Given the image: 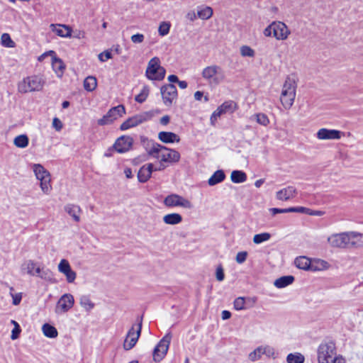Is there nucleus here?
<instances>
[{"instance_id": "nucleus-35", "label": "nucleus", "mask_w": 363, "mask_h": 363, "mask_svg": "<svg viewBox=\"0 0 363 363\" xmlns=\"http://www.w3.org/2000/svg\"><path fill=\"white\" fill-rule=\"evenodd\" d=\"M254 118L257 123L267 126L269 123V120L267 116L262 113H259L252 116L251 119Z\"/></svg>"}, {"instance_id": "nucleus-62", "label": "nucleus", "mask_w": 363, "mask_h": 363, "mask_svg": "<svg viewBox=\"0 0 363 363\" xmlns=\"http://www.w3.org/2000/svg\"><path fill=\"white\" fill-rule=\"evenodd\" d=\"M330 363H345V359L340 355L336 356Z\"/></svg>"}, {"instance_id": "nucleus-57", "label": "nucleus", "mask_w": 363, "mask_h": 363, "mask_svg": "<svg viewBox=\"0 0 363 363\" xmlns=\"http://www.w3.org/2000/svg\"><path fill=\"white\" fill-rule=\"evenodd\" d=\"M216 279L218 281H221L225 278L223 269L221 265H219L216 269Z\"/></svg>"}, {"instance_id": "nucleus-7", "label": "nucleus", "mask_w": 363, "mask_h": 363, "mask_svg": "<svg viewBox=\"0 0 363 363\" xmlns=\"http://www.w3.org/2000/svg\"><path fill=\"white\" fill-rule=\"evenodd\" d=\"M33 169L37 179L40 182L41 190L44 194H49L52 189L50 172L40 164H33Z\"/></svg>"}, {"instance_id": "nucleus-43", "label": "nucleus", "mask_w": 363, "mask_h": 363, "mask_svg": "<svg viewBox=\"0 0 363 363\" xmlns=\"http://www.w3.org/2000/svg\"><path fill=\"white\" fill-rule=\"evenodd\" d=\"M235 104L233 101H225L222 105L218 106V108H220L225 113L228 111L233 112L235 110Z\"/></svg>"}, {"instance_id": "nucleus-14", "label": "nucleus", "mask_w": 363, "mask_h": 363, "mask_svg": "<svg viewBox=\"0 0 363 363\" xmlns=\"http://www.w3.org/2000/svg\"><path fill=\"white\" fill-rule=\"evenodd\" d=\"M164 104L169 106L177 96V90L174 84H168L162 86L160 89Z\"/></svg>"}, {"instance_id": "nucleus-19", "label": "nucleus", "mask_w": 363, "mask_h": 363, "mask_svg": "<svg viewBox=\"0 0 363 363\" xmlns=\"http://www.w3.org/2000/svg\"><path fill=\"white\" fill-rule=\"evenodd\" d=\"M297 194L296 189L293 186H288L278 191L276 194V198L280 201H288L296 196Z\"/></svg>"}, {"instance_id": "nucleus-49", "label": "nucleus", "mask_w": 363, "mask_h": 363, "mask_svg": "<svg viewBox=\"0 0 363 363\" xmlns=\"http://www.w3.org/2000/svg\"><path fill=\"white\" fill-rule=\"evenodd\" d=\"M223 113H224L223 111L218 107L217 109L215 111H213V113H212V115L211 116V118H210L211 124L212 125H215L218 118H219Z\"/></svg>"}, {"instance_id": "nucleus-8", "label": "nucleus", "mask_w": 363, "mask_h": 363, "mask_svg": "<svg viewBox=\"0 0 363 363\" xmlns=\"http://www.w3.org/2000/svg\"><path fill=\"white\" fill-rule=\"evenodd\" d=\"M154 116L153 111H144L134 115L125 120L120 126L121 130L136 127L142 123L150 121Z\"/></svg>"}, {"instance_id": "nucleus-46", "label": "nucleus", "mask_w": 363, "mask_h": 363, "mask_svg": "<svg viewBox=\"0 0 363 363\" xmlns=\"http://www.w3.org/2000/svg\"><path fill=\"white\" fill-rule=\"evenodd\" d=\"M262 355L261 347H257L254 351L249 354V359L252 362H255L261 358Z\"/></svg>"}, {"instance_id": "nucleus-26", "label": "nucleus", "mask_w": 363, "mask_h": 363, "mask_svg": "<svg viewBox=\"0 0 363 363\" xmlns=\"http://www.w3.org/2000/svg\"><path fill=\"white\" fill-rule=\"evenodd\" d=\"M57 35L62 38H69L72 36V28L69 26L58 25V28L52 30Z\"/></svg>"}, {"instance_id": "nucleus-41", "label": "nucleus", "mask_w": 363, "mask_h": 363, "mask_svg": "<svg viewBox=\"0 0 363 363\" xmlns=\"http://www.w3.org/2000/svg\"><path fill=\"white\" fill-rule=\"evenodd\" d=\"M40 278L48 281L53 282L54 277L52 272L48 269H42V272L39 276Z\"/></svg>"}, {"instance_id": "nucleus-55", "label": "nucleus", "mask_w": 363, "mask_h": 363, "mask_svg": "<svg viewBox=\"0 0 363 363\" xmlns=\"http://www.w3.org/2000/svg\"><path fill=\"white\" fill-rule=\"evenodd\" d=\"M269 211L272 213L273 216L277 213H291V207L287 208H269Z\"/></svg>"}, {"instance_id": "nucleus-60", "label": "nucleus", "mask_w": 363, "mask_h": 363, "mask_svg": "<svg viewBox=\"0 0 363 363\" xmlns=\"http://www.w3.org/2000/svg\"><path fill=\"white\" fill-rule=\"evenodd\" d=\"M263 33L266 37H270L272 33L274 34L273 22L264 30Z\"/></svg>"}, {"instance_id": "nucleus-6", "label": "nucleus", "mask_w": 363, "mask_h": 363, "mask_svg": "<svg viewBox=\"0 0 363 363\" xmlns=\"http://www.w3.org/2000/svg\"><path fill=\"white\" fill-rule=\"evenodd\" d=\"M318 363H330L336 357V347L333 342H322L317 350Z\"/></svg>"}, {"instance_id": "nucleus-17", "label": "nucleus", "mask_w": 363, "mask_h": 363, "mask_svg": "<svg viewBox=\"0 0 363 363\" xmlns=\"http://www.w3.org/2000/svg\"><path fill=\"white\" fill-rule=\"evenodd\" d=\"M316 135L320 140H339L345 133L337 130L320 128Z\"/></svg>"}, {"instance_id": "nucleus-23", "label": "nucleus", "mask_w": 363, "mask_h": 363, "mask_svg": "<svg viewBox=\"0 0 363 363\" xmlns=\"http://www.w3.org/2000/svg\"><path fill=\"white\" fill-rule=\"evenodd\" d=\"M294 281V277L292 275L283 276L277 279L274 285L279 289L284 288L291 284Z\"/></svg>"}, {"instance_id": "nucleus-58", "label": "nucleus", "mask_w": 363, "mask_h": 363, "mask_svg": "<svg viewBox=\"0 0 363 363\" xmlns=\"http://www.w3.org/2000/svg\"><path fill=\"white\" fill-rule=\"evenodd\" d=\"M12 296V303L14 306H18L22 299V294L18 293V294H11Z\"/></svg>"}, {"instance_id": "nucleus-29", "label": "nucleus", "mask_w": 363, "mask_h": 363, "mask_svg": "<svg viewBox=\"0 0 363 363\" xmlns=\"http://www.w3.org/2000/svg\"><path fill=\"white\" fill-rule=\"evenodd\" d=\"M142 321H143V318L141 317V318H140L139 322H138V325H136V327H137L136 330H135V325H133L129 330V331L127 334L128 338H135L136 342L138 341V340L140 335V333H141Z\"/></svg>"}, {"instance_id": "nucleus-5", "label": "nucleus", "mask_w": 363, "mask_h": 363, "mask_svg": "<svg viewBox=\"0 0 363 363\" xmlns=\"http://www.w3.org/2000/svg\"><path fill=\"white\" fill-rule=\"evenodd\" d=\"M45 84L44 79L37 75L26 77L18 85V90L21 93L40 91Z\"/></svg>"}, {"instance_id": "nucleus-50", "label": "nucleus", "mask_w": 363, "mask_h": 363, "mask_svg": "<svg viewBox=\"0 0 363 363\" xmlns=\"http://www.w3.org/2000/svg\"><path fill=\"white\" fill-rule=\"evenodd\" d=\"M62 274H65L66 277L67 281L68 283H72L74 281L77 274L75 272H74L72 269L65 271L62 272Z\"/></svg>"}, {"instance_id": "nucleus-21", "label": "nucleus", "mask_w": 363, "mask_h": 363, "mask_svg": "<svg viewBox=\"0 0 363 363\" xmlns=\"http://www.w3.org/2000/svg\"><path fill=\"white\" fill-rule=\"evenodd\" d=\"M158 138L164 143H173L179 142L180 138L172 132L162 131L158 134Z\"/></svg>"}, {"instance_id": "nucleus-30", "label": "nucleus", "mask_w": 363, "mask_h": 363, "mask_svg": "<svg viewBox=\"0 0 363 363\" xmlns=\"http://www.w3.org/2000/svg\"><path fill=\"white\" fill-rule=\"evenodd\" d=\"M29 139L26 135H20L13 140V144L19 148H25L28 145Z\"/></svg>"}, {"instance_id": "nucleus-1", "label": "nucleus", "mask_w": 363, "mask_h": 363, "mask_svg": "<svg viewBox=\"0 0 363 363\" xmlns=\"http://www.w3.org/2000/svg\"><path fill=\"white\" fill-rule=\"evenodd\" d=\"M332 247L351 248L363 246V235L355 232H345L333 234L328 238Z\"/></svg>"}, {"instance_id": "nucleus-36", "label": "nucleus", "mask_w": 363, "mask_h": 363, "mask_svg": "<svg viewBox=\"0 0 363 363\" xmlns=\"http://www.w3.org/2000/svg\"><path fill=\"white\" fill-rule=\"evenodd\" d=\"M213 15V9L209 6H206L197 12L199 18L203 20L209 19Z\"/></svg>"}, {"instance_id": "nucleus-13", "label": "nucleus", "mask_w": 363, "mask_h": 363, "mask_svg": "<svg viewBox=\"0 0 363 363\" xmlns=\"http://www.w3.org/2000/svg\"><path fill=\"white\" fill-rule=\"evenodd\" d=\"M317 263L319 264V266L314 267L313 265L311 264V260L305 256H301L299 257H297L294 261V264L298 268L304 270H319L321 269H326L328 267L329 265L327 262L321 259L318 260Z\"/></svg>"}, {"instance_id": "nucleus-54", "label": "nucleus", "mask_w": 363, "mask_h": 363, "mask_svg": "<svg viewBox=\"0 0 363 363\" xmlns=\"http://www.w3.org/2000/svg\"><path fill=\"white\" fill-rule=\"evenodd\" d=\"M98 57L101 62H106V60L112 58V54L111 51L105 50L103 52H101Z\"/></svg>"}, {"instance_id": "nucleus-42", "label": "nucleus", "mask_w": 363, "mask_h": 363, "mask_svg": "<svg viewBox=\"0 0 363 363\" xmlns=\"http://www.w3.org/2000/svg\"><path fill=\"white\" fill-rule=\"evenodd\" d=\"M240 55L242 57H253L255 55V50L252 49L250 46L242 45L240 48Z\"/></svg>"}, {"instance_id": "nucleus-38", "label": "nucleus", "mask_w": 363, "mask_h": 363, "mask_svg": "<svg viewBox=\"0 0 363 363\" xmlns=\"http://www.w3.org/2000/svg\"><path fill=\"white\" fill-rule=\"evenodd\" d=\"M271 235L269 233H262L259 234H256L253 237V242L255 244H260L263 242L267 241L270 239Z\"/></svg>"}, {"instance_id": "nucleus-22", "label": "nucleus", "mask_w": 363, "mask_h": 363, "mask_svg": "<svg viewBox=\"0 0 363 363\" xmlns=\"http://www.w3.org/2000/svg\"><path fill=\"white\" fill-rule=\"evenodd\" d=\"M65 211L73 218L74 221L79 222L80 213L82 210L79 206L74 204H67L65 206Z\"/></svg>"}, {"instance_id": "nucleus-32", "label": "nucleus", "mask_w": 363, "mask_h": 363, "mask_svg": "<svg viewBox=\"0 0 363 363\" xmlns=\"http://www.w3.org/2000/svg\"><path fill=\"white\" fill-rule=\"evenodd\" d=\"M304 360V356L298 352L290 353L286 357L287 363H303Z\"/></svg>"}, {"instance_id": "nucleus-37", "label": "nucleus", "mask_w": 363, "mask_h": 363, "mask_svg": "<svg viewBox=\"0 0 363 363\" xmlns=\"http://www.w3.org/2000/svg\"><path fill=\"white\" fill-rule=\"evenodd\" d=\"M149 92H150L149 87L147 86H144L143 87L140 93L139 94H138L137 96H135V100L140 104L143 103L147 98V96L149 95Z\"/></svg>"}, {"instance_id": "nucleus-24", "label": "nucleus", "mask_w": 363, "mask_h": 363, "mask_svg": "<svg viewBox=\"0 0 363 363\" xmlns=\"http://www.w3.org/2000/svg\"><path fill=\"white\" fill-rule=\"evenodd\" d=\"M163 221L168 225H177L182 221V216L177 213L167 214L163 217Z\"/></svg>"}, {"instance_id": "nucleus-15", "label": "nucleus", "mask_w": 363, "mask_h": 363, "mask_svg": "<svg viewBox=\"0 0 363 363\" xmlns=\"http://www.w3.org/2000/svg\"><path fill=\"white\" fill-rule=\"evenodd\" d=\"M74 303V296L70 294H65L57 301L55 312L64 313L70 310Z\"/></svg>"}, {"instance_id": "nucleus-28", "label": "nucleus", "mask_w": 363, "mask_h": 363, "mask_svg": "<svg viewBox=\"0 0 363 363\" xmlns=\"http://www.w3.org/2000/svg\"><path fill=\"white\" fill-rule=\"evenodd\" d=\"M230 178L233 183H242L247 180V174L242 171L234 170L231 172Z\"/></svg>"}, {"instance_id": "nucleus-34", "label": "nucleus", "mask_w": 363, "mask_h": 363, "mask_svg": "<svg viewBox=\"0 0 363 363\" xmlns=\"http://www.w3.org/2000/svg\"><path fill=\"white\" fill-rule=\"evenodd\" d=\"M52 68L55 72L57 74L58 76H61L63 73V71L65 68L64 63L62 60L55 57L52 60Z\"/></svg>"}, {"instance_id": "nucleus-39", "label": "nucleus", "mask_w": 363, "mask_h": 363, "mask_svg": "<svg viewBox=\"0 0 363 363\" xmlns=\"http://www.w3.org/2000/svg\"><path fill=\"white\" fill-rule=\"evenodd\" d=\"M80 304L86 311H91L94 306V304L86 296H83L81 297Z\"/></svg>"}, {"instance_id": "nucleus-56", "label": "nucleus", "mask_w": 363, "mask_h": 363, "mask_svg": "<svg viewBox=\"0 0 363 363\" xmlns=\"http://www.w3.org/2000/svg\"><path fill=\"white\" fill-rule=\"evenodd\" d=\"M144 35L140 33H137L131 36V41L133 43H141L144 40Z\"/></svg>"}, {"instance_id": "nucleus-31", "label": "nucleus", "mask_w": 363, "mask_h": 363, "mask_svg": "<svg viewBox=\"0 0 363 363\" xmlns=\"http://www.w3.org/2000/svg\"><path fill=\"white\" fill-rule=\"evenodd\" d=\"M97 86L96 77L92 76L87 77L84 81V88L87 91H94Z\"/></svg>"}, {"instance_id": "nucleus-10", "label": "nucleus", "mask_w": 363, "mask_h": 363, "mask_svg": "<svg viewBox=\"0 0 363 363\" xmlns=\"http://www.w3.org/2000/svg\"><path fill=\"white\" fill-rule=\"evenodd\" d=\"M172 340V335L170 333L166 334L157 343L153 350V360L156 362H160L166 356L170 342Z\"/></svg>"}, {"instance_id": "nucleus-51", "label": "nucleus", "mask_w": 363, "mask_h": 363, "mask_svg": "<svg viewBox=\"0 0 363 363\" xmlns=\"http://www.w3.org/2000/svg\"><path fill=\"white\" fill-rule=\"evenodd\" d=\"M262 354H265L269 357H274V349L270 346H260Z\"/></svg>"}, {"instance_id": "nucleus-45", "label": "nucleus", "mask_w": 363, "mask_h": 363, "mask_svg": "<svg viewBox=\"0 0 363 363\" xmlns=\"http://www.w3.org/2000/svg\"><path fill=\"white\" fill-rule=\"evenodd\" d=\"M170 23L167 22H162L159 26L158 32L161 36L167 35L169 32Z\"/></svg>"}, {"instance_id": "nucleus-27", "label": "nucleus", "mask_w": 363, "mask_h": 363, "mask_svg": "<svg viewBox=\"0 0 363 363\" xmlns=\"http://www.w3.org/2000/svg\"><path fill=\"white\" fill-rule=\"evenodd\" d=\"M42 330L44 335L49 338H55L58 335L57 329L49 323H45L42 327Z\"/></svg>"}, {"instance_id": "nucleus-16", "label": "nucleus", "mask_w": 363, "mask_h": 363, "mask_svg": "<svg viewBox=\"0 0 363 363\" xmlns=\"http://www.w3.org/2000/svg\"><path fill=\"white\" fill-rule=\"evenodd\" d=\"M133 143V139L130 136L123 135L116 140L111 148L118 153H124L131 148Z\"/></svg>"}, {"instance_id": "nucleus-44", "label": "nucleus", "mask_w": 363, "mask_h": 363, "mask_svg": "<svg viewBox=\"0 0 363 363\" xmlns=\"http://www.w3.org/2000/svg\"><path fill=\"white\" fill-rule=\"evenodd\" d=\"M233 305L234 308L237 311L245 309V298L244 297H238L235 298Z\"/></svg>"}, {"instance_id": "nucleus-40", "label": "nucleus", "mask_w": 363, "mask_h": 363, "mask_svg": "<svg viewBox=\"0 0 363 363\" xmlns=\"http://www.w3.org/2000/svg\"><path fill=\"white\" fill-rule=\"evenodd\" d=\"M1 44L6 48H13L14 42L11 40L9 34L4 33L1 38Z\"/></svg>"}, {"instance_id": "nucleus-53", "label": "nucleus", "mask_w": 363, "mask_h": 363, "mask_svg": "<svg viewBox=\"0 0 363 363\" xmlns=\"http://www.w3.org/2000/svg\"><path fill=\"white\" fill-rule=\"evenodd\" d=\"M247 257V252L246 251L239 252L235 257V260L238 264H242L245 262Z\"/></svg>"}, {"instance_id": "nucleus-18", "label": "nucleus", "mask_w": 363, "mask_h": 363, "mask_svg": "<svg viewBox=\"0 0 363 363\" xmlns=\"http://www.w3.org/2000/svg\"><path fill=\"white\" fill-rule=\"evenodd\" d=\"M274 37L277 40H286L290 34V30L286 25L281 21H274Z\"/></svg>"}, {"instance_id": "nucleus-61", "label": "nucleus", "mask_w": 363, "mask_h": 363, "mask_svg": "<svg viewBox=\"0 0 363 363\" xmlns=\"http://www.w3.org/2000/svg\"><path fill=\"white\" fill-rule=\"evenodd\" d=\"M52 125L57 130H60L62 128V123L61 121L57 118H55L53 119Z\"/></svg>"}, {"instance_id": "nucleus-20", "label": "nucleus", "mask_w": 363, "mask_h": 363, "mask_svg": "<svg viewBox=\"0 0 363 363\" xmlns=\"http://www.w3.org/2000/svg\"><path fill=\"white\" fill-rule=\"evenodd\" d=\"M153 172V164L148 163L142 166L138 172V179L140 183L147 182Z\"/></svg>"}, {"instance_id": "nucleus-63", "label": "nucleus", "mask_w": 363, "mask_h": 363, "mask_svg": "<svg viewBox=\"0 0 363 363\" xmlns=\"http://www.w3.org/2000/svg\"><path fill=\"white\" fill-rule=\"evenodd\" d=\"M186 17L190 21H194L196 18V14L194 11H190L187 13Z\"/></svg>"}, {"instance_id": "nucleus-11", "label": "nucleus", "mask_w": 363, "mask_h": 363, "mask_svg": "<svg viewBox=\"0 0 363 363\" xmlns=\"http://www.w3.org/2000/svg\"><path fill=\"white\" fill-rule=\"evenodd\" d=\"M163 203L168 208L182 207L186 209H191L194 207L189 200L177 194H172L166 196Z\"/></svg>"}, {"instance_id": "nucleus-9", "label": "nucleus", "mask_w": 363, "mask_h": 363, "mask_svg": "<svg viewBox=\"0 0 363 363\" xmlns=\"http://www.w3.org/2000/svg\"><path fill=\"white\" fill-rule=\"evenodd\" d=\"M160 60L158 57L152 58L147 65L145 72L146 77L150 80L160 81L164 78L165 69L160 66Z\"/></svg>"}, {"instance_id": "nucleus-47", "label": "nucleus", "mask_w": 363, "mask_h": 363, "mask_svg": "<svg viewBox=\"0 0 363 363\" xmlns=\"http://www.w3.org/2000/svg\"><path fill=\"white\" fill-rule=\"evenodd\" d=\"M70 269H72V268H71V266H70L69 262L65 259H62L58 264L59 272L62 273L65 271L70 270Z\"/></svg>"}, {"instance_id": "nucleus-52", "label": "nucleus", "mask_w": 363, "mask_h": 363, "mask_svg": "<svg viewBox=\"0 0 363 363\" xmlns=\"http://www.w3.org/2000/svg\"><path fill=\"white\" fill-rule=\"evenodd\" d=\"M291 213H301L311 216V209L306 207H291Z\"/></svg>"}, {"instance_id": "nucleus-25", "label": "nucleus", "mask_w": 363, "mask_h": 363, "mask_svg": "<svg viewBox=\"0 0 363 363\" xmlns=\"http://www.w3.org/2000/svg\"><path fill=\"white\" fill-rule=\"evenodd\" d=\"M225 178L224 172L221 169L216 171L213 175L208 179V184L210 186H214L223 182Z\"/></svg>"}, {"instance_id": "nucleus-33", "label": "nucleus", "mask_w": 363, "mask_h": 363, "mask_svg": "<svg viewBox=\"0 0 363 363\" xmlns=\"http://www.w3.org/2000/svg\"><path fill=\"white\" fill-rule=\"evenodd\" d=\"M35 265L36 264L33 260H28L22 264L21 269L30 276H35L34 272Z\"/></svg>"}, {"instance_id": "nucleus-64", "label": "nucleus", "mask_w": 363, "mask_h": 363, "mask_svg": "<svg viewBox=\"0 0 363 363\" xmlns=\"http://www.w3.org/2000/svg\"><path fill=\"white\" fill-rule=\"evenodd\" d=\"M169 121H170V118L169 116L166 115V116H162L161 118H160V123L163 125H167L169 123Z\"/></svg>"}, {"instance_id": "nucleus-2", "label": "nucleus", "mask_w": 363, "mask_h": 363, "mask_svg": "<svg viewBox=\"0 0 363 363\" xmlns=\"http://www.w3.org/2000/svg\"><path fill=\"white\" fill-rule=\"evenodd\" d=\"M145 149L150 156L155 159H160L161 162L176 163L180 160V154L178 151L153 141H148Z\"/></svg>"}, {"instance_id": "nucleus-3", "label": "nucleus", "mask_w": 363, "mask_h": 363, "mask_svg": "<svg viewBox=\"0 0 363 363\" xmlns=\"http://www.w3.org/2000/svg\"><path fill=\"white\" fill-rule=\"evenodd\" d=\"M296 84L294 79L288 77L282 87L280 101L285 109H289L296 97Z\"/></svg>"}, {"instance_id": "nucleus-12", "label": "nucleus", "mask_w": 363, "mask_h": 363, "mask_svg": "<svg viewBox=\"0 0 363 363\" xmlns=\"http://www.w3.org/2000/svg\"><path fill=\"white\" fill-rule=\"evenodd\" d=\"M125 114V108L123 105L120 104L111 108L103 118L98 120L99 125H106L111 124L117 118L122 117Z\"/></svg>"}, {"instance_id": "nucleus-59", "label": "nucleus", "mask_w": 363, "mask_h": 363, "mask_svg": "<svg viewBox=\"0 0 363 363\" xmlns=\"http://www.w3.org/2000/svg\"><path fill=\"white\" fill-rule=\"evenodd\" d=\"M21 330L20 328V326L18 324H16V325L14 327V328L12 330L11 336V338L12 340H16L18 337L19 334L21 333Z\"/></svg>"}, {"instance_id": "nucleus-48", "label": "nucleus", "mask_w": 363, "mask_h": 363, "mask_svg": "<svg viewBox=\"0 0 363 363\" xmlns=\"http://www.w3.org/2000/svg\"><path fill=\"white\" fill-rule=\"evenodd\" d=\"M136 342L135 338H128L127 336L123 343V348L125 350H130L135 345Z\"/></svg>"}, {"instance_id": "nucleus-4", "label": "nucleus", "mask_w": 363, "mask_h": 363, "mask_svg": "<svg viewBox=\"0 0 363 363\" xmlns=\"http://www.w3.org/2000/svg\"><path fill=\"white\" fill-rule=\"evenodd\" d=\"M201 75L211 86L218 85L225 78L223 69L215 65L205 67L201 72Z\"/></svg>"}]
</instances>
